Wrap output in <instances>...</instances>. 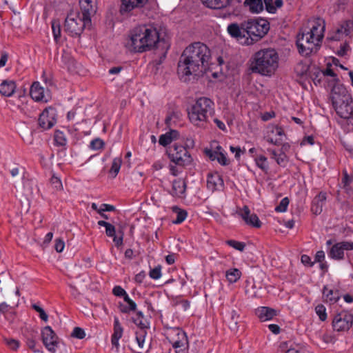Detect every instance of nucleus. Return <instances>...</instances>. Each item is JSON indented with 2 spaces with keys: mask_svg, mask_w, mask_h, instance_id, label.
Listing matches in <instances>:
<instances>
[{
  "mask_svg": "<svg viewBox=\"0 0 353 353\" xmlns=\"http://www.w3.org/2000/svg\"><path fill=\"white\" fill-rule=\"evenodd\" d=\"M211 52L201 42H194L183 50L178 63L177 72L181 78L198 75L209 68Z\"/></svg>",
  "mask_w": 353,
  "mask_h": 353,
  "instance_id": "1",
  "label": "nucleus"
},
{
  "mask_svg": "<svg viewBox=\"0 0 353 353\" xmlns=\"http://www.w3.org/2000/svg\"><path fill=\"white\" fill-rule=\"evenodd\" d=\"M128 46L134 52H144L154 48H158L163 43L166 50L163 53L165 58L168 46L164 39H160L157 28L152 25H141L134 28L130 32Z\"/></svg>",
  "mask_w": 353,
  "mask_h": 353,
  "instance_id": "2",
  "label": "nucleus"
},
{
  "mask_svg": "<svg viewBox=\"0 0 353 353\" xmlns=\"http://www.w3.org/2000/svg\"><path fill=\"white\" fill-rule=\"evenodd\" d=\"M250 62V70L253 73L271 76L279 66V54L274 49H263L255 52Z\"/></svg>",
  "mask_w": 353,
  "mask_h": 353,
  "instance_id": "3",
  "label": "nucleus"
},
{
  "mask_svg": "<svg viewBox=\"0 0 353 353\" xmlns=\"http://www.w3.org/2000/svg\"><path fill=\"white\" fill-rule=\"evenodd\" d=\"M330 99L336 114L343 119L353 118V100L346 88L341 84L334 85Z\"/></svg>",
  "mask_w": 353,
  "mask_h": 353,
  "instance_id": "4",
  "label": "nucleus"
},
{
  "mask_svg": "<svg viewBox=\"0 0 353 353\" xmlns=\"http://www.w3.org/2000/svg\"><path fill=\"white\" fill-rule=\"evenodd\" d=\"M319 25H314L309 32L299 33L296 44L299 52L303 56H309L316 52L323 38L324 26L319 30Z\"/></svg>",
  "mask_w": 353,
  "mask_h": 353,
  "instance_id": "5",
  "label": "nucleus"
},
{
  "mask_svg": "<svg viewBox=\"0 0 353 353\" xmlns=\"http://www.w3.org/2000/svg\"><path fill=\"white\" fill-rule=\"evenodd\" d=\"M214 103L208 97L196 99L188 112V117L192 123L198 127L204 128L209 119L214 114Z\"/></svg>",
  "mask_w": 353,
  "mask_h": 353,
  "instance_id": "6",
  "label": "nucleus"
},
{
  "mask_svg": "<svg viewBox=\"0 0 353 353\" xmlns=\"http://www.w3.org/2000/svg\"><path fill=\"white\" fill-rule=\"evenodd\" d=\"M248 45L253 44L263 38L270 30L269 22L264 19H252L243 21Z\"/></svg>",
  "mask_w": 353,
  "mask_h": 353,
  "instance_id": "7",
  "label": "nucleus"
},
{
  "mask_svg": "<svg viewBox=\"0 0 353 353\" xmlns=\"http://www.w3.org/2000/svg\"><path fill=\"white\" fill-rule=\"evenodd\" d=\"M166 153L170 161L179 166L190 165L193 159L187 148L174 143L168 147Z\"/></svg>",
  "mask_w": 353,
  "mask_h": 353,
  "instance_id": "8",
  "label": "nucleus"
},
{
  "mask_svg": "<svg viewBox=\"0 0 353 353\" xmlns=\"http://www.w3.org/2000/svg\"><path fill=\"white\" fill-rule=\"evenodd\" d=\"M91 24L87 23L81 17V13L79 12H71L68 14L65 20L64 28L65 30L69 33L72 37L80 36L83 32L84 28L90 26Z\"/></svg>",
  "mask_w": 353,
  "mask_h": 353,
  "instance_id": "9",
  "label": "nucleus"
},
{
  "mask_svg": "<svg viewBox=\"0 0 353 353\" xmlns=\"http://www.w3.org/2000/svg\"><path fill=\"white\" fill-rule=\"evenodd\" d=\"M165 336L176 352L183 351L188 347V341L186 334L179 327H171L165 332Z\"/></svg>",
  "mask_w": 353,
  "mask_h": 353,
  "instance_id": "10",
  "label": "nucleus"
},
{
  "mask_svg": "<svg viewBox=\"0 0 353 353\" xmlns=\"http://www.w3.org/2000/svg\"><path fill=\"white\" fill-rule=\"evenodd\" d=\"M353 316L346 312H341L335 315L332 321L334 330L338 332L347 331L352 327Z\"/></svg>",
  "mask_w": 353,
  "mask_h": 353,
  "instance_id": "11",
  "label": "nucleus"
},
{
  "mask_svg": "<svg viewBox=\"0 0 353 353\" xmlns=\"http://www.w3.org/2000/svg\"><path fill=\"white\" fill-rule=\"evenodd\" d=\"M228 32L237 41L243 45H248V37L245 33V27L243 26V22L238 24L236 23H230L228 26Z\"/></svg>",
  "mask_w": 353,
  "mask_h": 353,
  "instance_id": "12",
  "label": "nucleus"
},
{
  "mask_svg": "<svg viewBox=\"0 0 353 353\" xmlns=\"http://www.w3.org/2000/svg\"><path fill=\"white\" fill-rule=\"evenodd\" d=\"M352 250L353 242L341 241L332 245L328 252V255L334 260H342L344 259V251Z\"/></svg>",
  "mask_w": 353,
  "mask_h": 353,
  "instance_id": "13",
  "label": "nucleus"
},
{
  "mask_svg": "<svg viewBox=\"0 0 353 353\" xmlns=\"http://www.w3.org/2000/svg\"><path fill=\"white\" fill-rule=\"evenodd\" d=\"M42 341L46 347L52 352L56 351L58 345L57 336L50 326H46L41 332Z\"/></svg>",
  "mask_w": 353,
  "mask_h": 353,
  "instance_id": "14",
  "label": "nucleus"
},
{
  "mask_svg": "<svg viewBox=\"0 0 353 353\" xmlns=\"http://www.w3.org/2000/svg\"><path fill=\"white\" fill-rule=\"evenodd\" d=\"M148 0H121L119 12L121 14L130 12L135 8H143Z\"/></svg>",
  "mask_w": 353,
  "mask_h": 353,
  "instance_id": "15",
  "label": "nucleus"
},
{
  "mask_svg": "<svg viewBox=\"0 0 353 353\" xmlns=\"http://www.w3.org/2000/svg\"><path fill=\"white\" fill-rule=\"evenodd\" d=\"M80 7L81 10V17L87 23L91 24V16L96 13V8L92 4V0H80Z\"/></svg>",
  "mask_w": 353,
  "mask_h": 353,
  "instance_id": "16",
  "label": "nucleus"
},
{
  "mask_svg": "<svg viewBox=\"0 0 353 353\" xmlns=\"http://www.w3.org/2000/svg\"><path fill=\"white\" fill-rule=\"evenodd\" d=\"M224 185L222 177L218 173H209L207 176V188L214 192L223 188Z\"/></svg>",
  "mask_w": 353,
  "mask_h": 353,
  "instance_id": "17",
  "label": "nucleus"
},
{
  "mask_svg": "<svg viewBox=\"0 0 353 353\" xmlns=\"http://www.w3.org/2000/svg\"><path fill=\"white\" fill-rule=\"evenodd\" d=\"M30 94L32 99L36 101H48V98L44 94V89L38 81L34 82L31 85Z\"/></svg>",
  "mask_w": 353,
  "mask_h": 353,
  "instance_id": "18",
  "label": "nucleus"
},
{
  "mask_svg": "<svg viewBox=\"0 0 353 353\" xmlns=\"http://www.w3.org/2000/svg\"><path fill=\"white\" fill-rule=\"evenodd\" d=\"M186 190V182L183 179H174L172 182L171 194L179 198L184 197Z\"/></svg>",
  "mask_w": 353,
  "mask_h": 353,
  "instance_id": "19",
  "label": "nucleus"
},
{
  "mask_svg": "<svg viewBox=\"0 0 353 353\" xmlns=\"http://www.w3.org/2000/svg\"><path fill=\"white\" fill-rule=\"evenodd\" d=\"M38 123L43 130H48L54 125L55 120L52 116H49V110L45 109L39 115Z\"/></svg>",
  "mask_w": 353,
  "mask_h": 353,
  "instance_id": "20",
  "label": "nucleus"
},
{
  "mask_svg": "<svg viewBox=\"0 0 353 353\" xmlns=\"http://www.w3.org/2000/svg\"><path fill=\"white\" fill-rule=\"evenodd\" d=\"M256 314L261 321H266L276 316L277 312L269 307H260L256 310Z\"/></svg>",
  "mask_w": 353,
  "mask_h": 353,
  "instance_id": "21",
  "label": "nucleus"
},
{
  "mask_svg": "<svg viewBox=\"0 0 353 353\" xmlns=\"http://www.w3.org/2000/svg\"><path fill=\"white\" fill-rule=\"evenodd\" d=\"M123 329L117 317L114 319V332L112 335L111 343L116 348H119V341L122 337Z\"/></svg>",
  "mask_w": 353,
  "mask_h": 353,
  "instance_id": "22",
  "label": "nucleus"
},
{
  "mask_svg": "<svg viewBox=\"0 0 353 353\" xmlns=\"http://www.w3.org/2000/svg\"><path fill=\"white\" fill-rule=\"evenodd\" d=\"M325 200V193L320 192L317 196H316L312 202V212L315 214H320L323 210V205Z\"/></svg>",
  "mask_w": 353,
  "mask_h": 353,
  "instance_id": "23",
  "label": "nucleus"
},
{
  "mask_svg": "<svg viewBox=\"0 0 353 353\" xmlns=\"http://www.w3.org/2000/svg\"><path fill=\"white\" fill-rule=\"evenodd\" d=\"M16 89V84L14 81L5 80L0 84V94L4 97H11Z\"/></svg>",
  "mask_w": 353,
  "mask_h": 353,
  "instance_id": "24",
  "label": "nucleus"
},
{
  "mask_svg": "<svg viewBox=\"0 0 353 353\" xmlns=\"http://www.w3.org/2000/svg\"><path fill=\"white\" fill-rule=\"evenodd\" d=\"M232 0H202L204 5L212 9H223L229 6Z\"/></svg>",
  "mask_w": 353,
  "mask_h": 353,
  "instance_id": "25",
  "label": "nucleus"
},
{
  "mask_svg": "<svg viewBox=\"0 0 353 353\" xmlns=\"http://www.w3.org/2000/svg\"><path fill=\"white\" fill-rule=\"evenodd\" d=\"M136 341L137 347L133 350L134 353H142L144 347L145 338L147 334V330H138L136 331Z\"/></svg>",
  "mask_w": 353,
  "mask_h": 353,
  "instance_id": "26",
  "label": "nucleus"
},
{
  "mask_svg": "<svg viewBox=\"0 0 353 353\" xmlns=\"http://www.w3.org/2000/svg\"><path fill=\"white\" fill-rule=\"evenodd\" d=\"M244 5L249 7L252 13H259L263 10L262 0H245Z\"/></svg>",
  "mask_w": 353,
  "mask_h": 353,
  "instance_id": "27",
  "label": "nucleus"
},
{
  "mask_svg": "<svg viewBox=\"0 0 353 353\" xmlns=\"http://www.w3.org/2000/svg\"><path fill=\"white\" fill-rule=\"evenodd\" d=\"M132 321L138 326V330H147L149 328V323L144 318L143 313L137 312L135 317L132 318Z\"/></svg>",
  "mask_w": 353,
  "mask_h": 353,
  "instance_id": "28",
  "label": "nucleus"
},
{
  "mask_svg": "<svg viewBox=\"0 0 353 353\" xmlns=\"http://www.w3.org/2000/svg\"><path fill=\"white\" fill-rule=\"evenodd\" d=\"M323 296H326L327 301H330V303H334L340 299L338 290L328 289L326 286L323 288Z\"/></svg>",
  "mask_w": 353,
  "mask_h": 353,
  "instance_id": "29",
  "label": "nucleus"
},
{
  "mask_svg": "<svg viewBox=\"0 0 353 353\" xmlns=\"http://www.w3.org/2000/svg\"><path fill=\"white\" fill-rule=\"evenodd\" d=\"M353 31V21L351 19L344 21L337 29L336 33H343L349 35Z\"/></svg>",
  "mask_w": 353,
  "mask_h": 353,
  "instance_id": "30",
  "label": "nucleus"
},
{
  "mask_svg": "<svg viewBox=\"0 0 353 353\" xmlns=\"http://www.w3.org/2000/svg\"><path fill=\"white\" fill-rule=\"evenodd\" d=\"M241 276V271L237 268L230 269L226 271L225 276L230 283H236Z\"/></svg>",
  "mask_w": 353,
  "mask_h": 353,
  "instance_id": "31",
  "label": "nucleus"
},
{
  "mask_svg": "<svg viewBox=\"0 0 353 353\" xmlns=\"http://www.w3.org/2000/svg\"><path fill=\"white\" fill-rule=\"evenodd\" d=\"M37 336V332L33 330L30 332L28 336H26L27 345L34 352H39V350L36 349V339Z\"/></svg>",
  "mask_w": 353,
  "mask_h": 353,
  "instance_id": "32",
  "label": "nucleus"
},
{
  "mask_svg": "<svg viewBox=\"0 0 353 353\" xmlns=\"http://www.w3.org/2000/svg\"><path fill=\"white\" fill-rule=\"evenodd\" d=\"M124 301L128 303V306L121 305V312L123 313H129L130 311H135L137 309V304L134 301L130 299L128 295L125 296Z\"/></svg>",
  "mask_w": 353,
  "mask_h": 353,
  "instance_id": "33",
  "label": "nucleus"
},
{
  "mask_svg": "<svg viewBox=\"0 0 353 353\" xmlns=\"http://www.w3.org/2000/svg\"><path fill=\"white\" fill-rule=\"evenodd\" d=\"M239 316L235 310H232L230 313V319L228 321L229 327L232 331L236 332L238 330V323Z\"/></svg>",
  "mask_w": 353,
  "mask_h": 353,
  "instance_id": "34",
  "label": "nucleus"
},
{
  "mask_svg": "<svg viewBox=\"0 0 353 353\" xmlns=\"http://www.w3.org/2000/svg\"><path fill=\"white\" fill-rule=\"evenodd\" d=\"M173 211L176 213V219L173 221V223H181L187 217L188 213L185 210H181L177 206L173 207Z\"/></svg>",
  "mask_w": 353,
  "mask_h": 353,
  "instance_id": "35",
  "label": "nucleus"
},
{
  "mask_svg": "<svg viewBox=\"0 0 353 353\" xmlns=\"http://www.w3.org/2000/svg\"><path fill=\"white\" fill-rule=\"evenodd\" d=\"M310 75L316 85L321 83L322 78L323 77L322 71L319 69L310 71Z\"/></svg>",
  "mask_w": 353,
  "mask_h": 353,
  "instance_id": "36",
  "label": "nucleus"
},
{
  "mask_svg": "<svg viewBox=\"0 0 353 353\" xmlns=\"http://www.w3.org/2000/svg\"><path fill=\"white\" fill-rule=\"evenodd\" d=\"M121 163L122 159L121 157H116L113 159L112 166L110 170V172L114 174L113 177H115L118 174Z\"/></svg>",
  "mask_w": 353,
  "mask_h": 353,
  "instance_id": "37",
  "label": "nucleus"
},
{
  "mask_svg": "<svg viewBox=\"0 0 353 353\" xmlns=\"http://www.w3.org/2000/svg\"><path fill=\"white\" fill-rule=\"evenodd\" d=\"M52 29L54 40L57 42L61 37V26L58 21H52Z\"/></svg>",
  "mask_w": 353,
  "mask_h": 353,
  "instance_id": "38",
  "label": "nucleus"
},
{
  "mask_svg": "<svg viewBox=\"0 0 353 353\" xmlns=\"http://www.w3.org/2000/svg\"><path fill=\"white\" fill-rule=\"evenodd\" d=\"M238 214L243 219L246 224L248 223V219L252 214L249 208L247 205H244L242 209H240L238 212Z\"/></svg>",
  "mask_w": 353,
  "mask_h": 353,
  "instance_id": "39",
  "label": "nucleus"
},
{
  "mask_svg": "<svg viewBox=\"0 0 353 353\" xmlns=\"http://www.w3.org/2000/svg\"><path fill=\"white\" fill-rule=\"evenodd\" d=\"M54 141L56 142L57 145L60 146H63L66 144V139L65 138V136L62 132L59 130L55 132Z\"/></svg>",
  "mask_w": 353,
  "mask_h": 353,
  "instance_id": "40",
  "label": "nucleus"
},
{
  "mask_svg": "<svg viewBox=\"0 0 353 353\" xmlns=\"http://www.w3.org/2000/svg\"><path fill=\"white\" fill-rule=\"evenodd\" d=\"M226 243L228 245L241 252L243 251L245 247V243L237 241L235 240H228L226 241Z\"/></svg>",
  "mask_w": 353,
  "mask_h": 353,
  "instance_id": "41",
  "label": "nucleus"
},
{
  "mask_svg": "<svg viewBox=\"0 0 353 353\" xmlns=\"http://www.w3.org/2000/svg\"><path fill=\"white\" fill-rule=\"evenodd\" d=\"M248 220V225L256 228H261V222L256 214H252Z\"/></svg>",
  "mask_w": 353,
  "mask_h": 353,
  "instance_id": "42",
  "label": "nucleus"
},
{
  "mask_svg": "<svg viewBox=\"0 0 353 353\" xmlns=\"http://www.w3.org/2000/svg\"><path fill=\"white\" fill-rule=\"evenodd\" d=\"M290 201L288 197L283 198L279 205L275 208V211L278 212H284L287 210Z\"/></svg>",
  "mask_w": 353,
  "mask_h": 353,
  "instance_id": "43",
  "label": "nucleus"
},
{
  "mask_svg": "<svg viewBox=\"0 0 353 353\" xmlns=\"http://www.w3.org/2000/svg\"><path fill=\"white\" fill-rule=\"evenodd\" d=\"M3 341L6 345L12 350H16L19 346V342L17 340L11 338H4Z\"/></svg>",
  "mask_w": 353,
  "mask_h": 353,
  "instance_id": "44",
  "label": "nucleus"
},
{
  "mask_svg": "<svg viewBox=\"0 0 353 353\" xmlns=\"http://www.w3.org/2000/svg\"><path fill=\"white\" fill-rule=\"evenodd\" d=\"M315 310H316V313L318 314V316H319V319L322 321H324L326 320V319H327V314H326V312H325V307H324L323 305H322V304L318 305L315 307Z\"/></svg>",
  "mask_w": 353,
  "mask_h": 353,
  "instance_id": "45",
  "label": "nucleus"
},
{
  "mask_svg": "<svg viewBox=\"0 0 353 353\" xmlns=\"http://www.w3.org/2000/svg\"><path fill=\"white\" fill-rule=\"evenodd\" d=\"M71 336L78 339H83L85 336V332L83 329L75 327L71 334Z\"/></svg>",
  "mask_w": 353,
  "mask_h": 353,
  "instance_id": "46",
  "label": "nucleus"
},
{
  "mask_svg": "<svg viewBox=\"0 0 353 353\" xmlns=\"http://www.w3.org/2000/svg\"><path fill=\"white\" fill-rule=\"evenodd\" d=\"M256 163L259 168H260L263 170H268L267 158L263 155L259 156L255 159Z\"/></svg>",
  "mask_w": 353,
  "mask_h": 353,
  "instance_id": "47",
  "label": "nucleus"
},
{
  "mask_svg": "<svg viewBox=\"0 0 353 353\" xmlns=\"http://www.w3.org/2000/svg\"><path fill=\"white\" fill-rule=\"evenodd\" d=\"M104 144L105 143L103 141V140H101L99 138H97V139H93L90 142V147L92 150H99V149H101L102 148H103Z\"/></svg>",
  "mask_w": 353,
  "mask_h": 353,
  "instance_id": "48",
  "label": "nucleus"
},
{
  "mask_svg": "<svg viewBox=\"0 0 353 353\" xmlns=\"http://www.w3.org/2000/svg\"><path fill=\"white\" fill-rule=\"evenodd\" d=\"M117 233H118V236L114 235L112 238H113V241H114L115 245L117 248H119V246L123 245L124 233H123V231L121 230H119Z\"/></svg>",
  "mask_w": 353,
  "mask_h": 353,
  "instance_id": "49",
  "label": "nucleus"
},
{
  "mask_svg": "<svg viewBox=\"0 0 353 353\" xmlns=\"http://www.w3.org/2000/svg\"><path fill=\"white\" fill-rule=\"evenodd\" d=\"M161 267L158 265L154 268L150 270L149 272L150 276L153 279H159L161 276Z\"/></svg>",
  "mask_w": 353,
  "mask_h": 353,
  "instance_id": "50",
  "label": "nucleus"
},
{
  "mask_svg": "<svg viewBox=\"0 0 353 353\" xmlns=\"http://www.w3.org/2000/svg\"><path fill=\"white\" fill-rule=\"evenodd\" d=\"M32 307L35 311H37V312L39 313V316H40V318L43 321H46V322L48 321V314L46 313V312L44 311V310L42 307H41L40 306L37 305V304H33L32 305Z\"/></svg>",
  "mask_w": 353,
  "mask_h": 353,
  "instance_id": "51",
  "label": "nucleus"
},
{
  "mask_svg": "<svg viewBox=\"0 0 353 353\" xmlns=\"http://www.w3.org/2000/svg\"><path fill=\"white\" fill-rule=\"evenodd\" d=\"M343 176L342 178V183L344 188L347 187L353 182V176H350L346 170L343 171Z\"/></svg>",
  "mask_w": 353,
  "mask_h": 353,
  "instance_id": "52",
  "label": "nucleus"
},
{
  "mask_svg": "<svg viewBox=\"0 0 353 353\" xmlns=\"http://www.w3.org/2000/svg\"><path fill=\"white\" fill-rule=\"evenodd\" d=\"M172 142V138H170L168 136V133L166 132L165 134H161L159 137V143L160 145L163 146H167L168 145L170 144Z\"/></svg>",
  "mask_w": 353,
  "mask_h": 353,
  "instance_id": "53",
  "label": "nucleus"
},
{
  "mask_svg": "<svg viewBox=\"0 0 353 353\" xmlns=\"http://www.w3.org/2000/svg\"><path fill=\"white\" fill-rule=\"evenodd\" d=\"M275 161L279 165L285 166L288 162L287 156L284 152H281L279 154V156L276 158Z\"/></svg>",
  "mask_w": 353,
  "mask_h": 353,
  "instance_id": "54",
  "label": "nucleus"
},
{
  "mask_svg": "<svg viewBox=\"0 0 353 353\" xmlns=\"http://www.w3.org/2000/svg\"><path fill=\"white\" fill-rule=\"evenodd\" d=\"M112 293L114 295L117 296H123V299L125 296L128 295L126 292L121 287V286H115L112 290Z\"/></svg>",
  "mask_w": 353,
  "mask_h": 353,
  "instance_id": "55",
  "label": "nucleus"
},
{
  "mask_svg": "<svg viewBox=\"0 0 353 353\" xmlns=\"http://www.w3.org/2000/svg\"><path fill=\"white\" fill-rule=\"evenodd\" d=\"M216 159L222 165H227L229 164V161L228 160L227 157L221 152H218Z\"/></svg>",
  "mask_w": 353,
  "mask_h": 353,
  "instance_id": "56",
  "label": "nucleus"
},
{
  "mask_svg": "<svg viewBox=\"0 0 353 353\" xmlns=\"http://www.w3.org/2000/svg\"><path fill=\"white\" fill-rule=\"evenodd\" d=\"M65 247L64 241L61 239H57L55 240L54 248L57 252H61Z\"/></svg>",
  "mask_w": 353,
  "mask_h": 353,
  "instance_id": "57",
  "label": "nucleus"
},
{
  "mask_svg": "<svg viewBox=\"0 0 353 353\" xmlns=\"http://www.w3.org/2000/svg\"><path fill=\"white\" fill-rule=\"evenodd\" d=\"M50 183L56 190H60L62 188L61 180L57 176H52Z\"/></svg>",
  "mask_w": 353,
  "mask_h": 353,
  "instance_id": "58",
  "label": "nucleus"
},
{
  "mask_svg": "<svg viewBox=\"0 0 353 353\" xmlns=\"http://www.w3.org/2000/svg\"><path fill=\"white\" fill-rule=\"evenodd\" d=\"M301 260V263L306 266L312 267L314 264V262L311 261V258L306 254H303Z\"/></svg>",
  "mask_w": 353,
  "mask_h": 353,
  "instance_id": "59",
  "label": "nucleus"
},
{
  "mask_svg": "<svg viewBox=\"0 0 353 353\" xmlns=\"http://www.w3.org/2000/svg\"><path fill=\"white\" fill-rule=\"evenodd\" d=\"M105 234L109 237H113L114 235H116V229L112 224L110 223L105 228Z\"/></svg>",
  "mask_w": 353,
  "mask_h": 353,
  "instance_id": "60",
  "label": "nucleus"
},
{
  "mask_svg": "<svg viewBox=\"0 0 353 353\" xmlns=\"http://www.w3.org/2000/svg\"><path fill=\"white\" fill-rule=\"evenodd\" d=\"M204 152H205V155L208 157H209V159L211 161H214L216 159V156H217L219 152H217V151H212L210 149H205Z\"/></svg>",
  "mask_w": 353,
  "mask_h": 353,
  "instance_id": "61",
  "label": "nucleus"
},
{
  "mask_svg": "<svg viewBox=\"0 0 353 353\" xmlns=\"http://www.w3.org/2000/svg\"><path fill=\"white\" fill-rule=\"evenodd\" d=\"M325 259V252L323 250H319L316 252L314 257V263L319 262L321 263Z\"/></svg>",
  "mask_w": 353,
  "mask_h": 353,
  "instance_id": "62",
  "label": "nucleus"
},
{
  "mask_svg": "<svg viewBox=\"0 0 353 353\" xmlns=\"http://www.w3.org/2000/svg\"><path fill=\"white\" fill-rule=\"evenodd\" d=\"M322 73L323 74V77L325 76H330L334 77V81H338L339 80L337 78V75L334 72V71L332 69L329 68H326L324 71H322Z\"/></svg>",
  "mask_w": 353,
  "mask_h": 353,
  "instance_id": "63",
  "label": "nucleus"
},
{
  "mask_svg": "<svg viewBox=\"0 0 353 353\" xmlns=\"http://www.w3.org/2000/svg\"><path fill=\"white\" fill-rule=\"evenodd\" d=\"M349 48L347 44L345 43L341 46L340 50L337 52V54L339 57H343L346 54V52Z\"/></svg>",
  "mask_w": 353,
  "mask_h": 353,
  "instance_id": "64",
  "label": "nucleus"
}]
</instances>
